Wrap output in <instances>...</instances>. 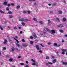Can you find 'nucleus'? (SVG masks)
<instances>
[{"instance_id":"nucleus-49","label":"nucleus","mask_w":67,"mask_h":67,"mask_svg":"<svg viewBox=\"0 0 67 67\" xmlns=\"http://www.w3.org/2000/svg\"><path fill=\"white\" fill-rule=\"evenodd\" d=\"M50 13L51 14H53V12L51 11L50 12Z\"/></svg>"},{"instance_id":"nucleus-10","label":"nucleus","mask_w":67,"mask_h":67,"mask_svg":"<svg viewBox=\"0 0 67 67\" xmlns=\"http://www.w3.org/2000/svg\"><path fill=\"white\" fill-rule=\"evenodd\" d=\"M12 52H13V51H14L15 50V48H14V47H12Z\"/></svg>"},{"instance_id":"nucleus-11","label":"nucleus","mask_w":67,"mask_h":67,"mask_svg":"<svg viewBox=\"0 0 67 67\" xmlns=\"http://www.w3.org/2000/svg\"><path fill=\"white\" fill-rule=\"evenodd\" d=\"M58 12V14H62V12L61 10H59Z\"/></svg>"},{"instance_id":"nucleus-25","label":"nucleus","mask_w":67,"mask_h":67,"mask_svg":"<svg viewBox=\"0 0 67 67\" xmlns=\"http://www.w3.org/2000/svg\"><path fill=\"white\" fill-rule=\"evenodd\" d=\"M22 20L21 19H19V21L23 22V18H22Z\"/></svg>"},{"instance_id":"nucleus-3","label":"nucleus","mask_w":67,"mask_h":67,"mask_svg":"<svg viewBox=\"0 0 67 67\" xmlns=\"http://www.w3.org/2000/svg\"><path fill=\"white\" fill-rule=\"evenodd\" d=\"M54 46H56V47H59V46H60V45L59 44H57L56 43H54Z\"/></svg>"},{"instance_id":"nucleus-21","label":"nucleus","mask_w":67,"mask_h":67,"mask_svg":"<svg viewBox=\"0 0 67 67\" xmlns=\"http://www.w3.org/2000/svg\"><path fill=\"white\" fill-rule=\"evenodd\" d=\"M8 40H9V42H10V43H12V42H11V41H12V40H11L10 38H9Z\"/></svg>"},{"instance_id":"nucleus-20","label":"nucleus","mask_w":67,"mask_h":67,"mask_svg":"<svg viewBox=\"0 0 67 67\" xmlns=\"http://www.w3.org/2000/svg\"><path fill=\"white\" fill-rule=\"evenodd\" d=\"M56 62V59H54L53 60L52 62L53 63H55Z\"/></svg>"},{"instance_id":"nucleus-32","label":"nucleus","mask_w":67,"mask_h":67,"mask_svg":"<svg viewBox=\"0 0 67 67\" xmlns=\"http://www.w3.org/2000/svg\"><path fill=\"white\" fill-rule=\"evenodd\" d=\"M30 43L31 44H33V42L32 41H30Z\"/></svg>"},{"instance_id":"nucleus-17","label":"nucleus","mask_w":67,"mask_h":67,"mask_svg":"<svg viewBox=\"0 0 67 67\" xmlns=\"http://www.w3.org/2000/svg\"><path fill=\"white\" fill-rule=\"evenodd\" d=\"M8 13L9 14H12V12L11 11H8Z\"/></svg>"},{"instance_id":"nucleus-6","label":"nucleus","mask_w":67,"mask_h":67,"mask_svg":"<svg viewBox=\"0 0 67 67\" xmlns=\"http://www.w3.org/2000/svg\"><path fill=\"white\" fill-rule=\"evenodd\" d=\"M58 26L59 27H63L64 25H58Z\"/></svg>"},{"instance_id":"nucleus-28","label":"nucleus","mask_w":67,"mask_h":67,"mask_svg":"<svg viewBox=\"0 0 67 67\" xmlns=\"http://www.w3.org/2000/svg\"><path fill=\"white\" fill-rule=\"evenodd\" d=\"M63 21H66V19L65 18H63Z\"/></svg>"},{"instance_id":"nucleus-39","label":"nucleus","mask_w":67,"mask_h":67,"mask_svg":"<svg viewBox=\"0 0 67 67\" xmlns=\"http://www.w3.org/2000/svg\"><path fill=\"white\" fill-rule=\"evenodd\" d=\"M21 24H22V25H23V26H24V25H25V23H23V22Z\"/></svg>"},{"instance_id":"nucleus-55","label":"nucleus","mask_w":67,"mask_h":67,"mask_svg":"<svg viewBox=\"0 0 67 67\" xmlns=\"http://www.w3.org/2000/svg\"><path fill=\"white\" fill-rule=\"evenodd\" d=\"M18 27H19V29H20V30H21V27L20 26H19Z\"/></svg>"},{"instance_id":"nucleus-57","label":"nucleus","mask_w":67,"mask_h":67,"mask_svg":"<svg viewBox=\"0 0 67 67\" xmlns=\"http://www.w3.org/2000/svg\"><path fill=\"white\" fill-rule=\"evenodd\" d=\"M22 42H25V41L24 40V39H23L22 40Z\"/></svg>"},{"instance_id":"nucleus-22","label":"nucleus","mask_w":67,"mask_h":67,"mask_svg":"<svg viewBox=\"0 0 67 67\" xmlns=\"http://www.w3.org/2000/svg\"><path fill=\"white\" fill-rule=\"evenodd\" d=\"M51 32L53 33H55V31L54 30H52Z\"/></svg>"},{"instance_id":"nucleus-35","label":"nucleus","mask_w":67,"mask_h":67,"mask_svg":"<svg viewBox=\"0 0 67 67\" xmlns=\"http://www.w3.org/2000/svg\"><path fill=\"white\" fill-rule=\"evenodd\" d=\"M6 50V48L5 47H4L3 49V51H5Z\"/></svg>"},{"instance_id":"nucleus-14","label":"nucleus","mask_w":67,"mask_h":67,"mask_svg":"<svg viewBox=\"0 0 67 67\" xmlns=\"http://www.w3.org/2000/svg\"><path fill=\"white\" fill-rule=\"evenodd\" d=\"M0 12L2 13V14H4V12H3V11L1 10L0 9Z\"/></svg>"},{"instance_id":"nucleus-26","label":"nucleus","mask_w":67,"mask_h":67,"mask_svg":"<svg viewBox=\"0 0 67 67\" xmlns=\"http://www.w3.org/2000/svg\"><path fill=\"white\" fill-rule=\"evenodd\" d=\"M9 18H12L13 16L12 15H9Z\"/></svg>"},{"instance_id":"nucleus-53","label":"nucleus","mask_w":67,"mask_h":67,"mask_svg":"<svg viewBox=\"0 0 67 67\" xmlns=\"http://www.w3.org/2000/svg\"><path fill=\"white\" fill-rule=\"evenodd\" d=\"M0 28L1 30H3V29L2 27H1Z\"/></svg>"},{"instance_id":"nucleus-37","label":"nucleus","mask_w":67,"mask_h":67,"mask_svg":"<svg viewBox=\"0 0 67 67\" xmlns=\"http://www.w3.org/2000/svg\"><path fill=\"white\" fill-rule=\"evenodd\" d=\"M20 64L21 65H22L23 66V65H24V63H20Z\"/></svg>"},{"instance_id":"nucleus-29","label":"nucleus","mask_w":67,"mask_h":67,"mask_svg":"<svg viewBox=\"0 0 67 67\" xmlns=\"http://www.w3.org/2000/svg\"><path fill=\"white\" fill-rule=\"evenodd\" d=\"M40 45H41V46H42V47H44V45H43V44H40Z\"/></svg>"},{"instance_id":"nucleus-27","label":"nucleus","mask_w":67,"mask_h":67,"mask_svg":"<svg viewBox=\"0 0 67 67\" xmlns=\"http://www.w3.org/2000/svg\"><path fill=\"white\" fill-rule=\"evenodd\" d=\"M14 39L16 40L17 43H19V41L18 40H16L15 38H14Z\"/></svg>"},{"instance_id":"nucleus-50","label":"nucleus","mask_w":67,"mask_h":67,"mask_svg":"<svg viewBox=\"0 0 67 67\" xmlns=\"http://www.w3.org/2000/svg\"><path fill=\"white\" fill-rule=\"evenodd\" d=\"M39 53H43V52L41 50L39 51Z\"/></svg>"},{"instance_id":"nucleus-61","label":"nucleus","mask_w":67,"mask_h":67,"mask_svg":"<svg viewBox=\"0 0 67 67\" xmlns=\"http://www.w3.org/2000/svg\"><path fill=\"white\" fill-rule=\"evenodd\" d=\"M34 5H36V4H36V3H34Z\"/></svg>"},{"instance_id":"nucleus-18","label":"nucleus","mask_w":67,"mask_h":67,"mask_svg":"<svg viewBox=\"0 0 67 67\" xmlns=\"http://www.w3.org/2000/svg\"><path fill=\"white\" fill-rule=\"evenodd\" d=\"M20 6L19 5L16 7V8L17 9H20Z\"/></svg>"},{"instance_id":"nucleus-7","label":"nucleus","mask_w":67,"mask_h":67,"mask_svg":"<svg viewBox=\"0 0 67 67\" xmlns=\"http://www.w3.org/2000/svg\"><path fill=\"white\" fill-rule=\"evenodd\" d=\"M23 47H27V45H26V44L24 43L23 44Z\"/></svg>"},{"instance_id":"nucleus-15","label":"nucleus","mask_w":67,"mask_h":67,"mask_svg":"<svg viewBox=\"0 0 67 67\" xmlns=\"http://www.w3.org/2000/svg\"><path fill=\"white\" fill-rule=\"evenodd\" d=\"M8 4V3L6 2H4V4L5 5H7Z\"/></svg>"},{"instance_id":"nucleus-5","label":"nucleus","mask_w":67,"mask_h":67,"mask_svg":"<svg viewBox=\"0 0 67 67\" xmlns=\"http://www.w3.org/2000/svg\"><path fill=\"white\" fill-rule=\"evenodd\" d=\"M35 47H36V49L37 50H39L40 49V48H39V46L38 45L35 46Z\"/></svg>"},{"instance_id":"nucleus-59","label":"nucleus","mask_w":67,"mask_h":67,"mask_svg":"<svg viewBox=\"0 0 67 67\" xmlns=\"http://www.w3.org/2000/svg\"><path fill=\"white\" fill-rule=\"evenodd\" d=\"M1 65H3V63L2 62H1Z\"/></svg>"},{"instance_id":"nucleus-42","label":"nucleus","mask_w":67,"mask_h":67,"mask_svg":"<svg viewBox=\"0 0 67 67\" xmlns=\"http://www.w3.org/2000/svg\"><path fill=\"white\" fill-rule=\"evenodd\" d=\"M35 64H35V63H32V65H35Z\"/></svg>"},{"instance_id":"nucleus-62","label":"nucleus","mask_w":67,"mask_h":67,"mask_svg":"<svg viewBox=\"0 0 67 67\" xmlns=\"http://www.w3.org/2000/svg\"><path fill=\"white\" fill-rule=\"evenodd\" d=\"M25 67H29V66H28L27 65L25 66Z\"/></svg>"},{"instance_id":"nucleus-24","label":"nucleus","mask_w":67,"mask_h":67,"mask_svg":"<svg viewBox=\"0 0 67 67\" xmlns=\"http://www.w3.org/2000/svg\"><path fill=\"white\" fill-rule=\"evenodd\" d=\"M9 60L10 61V62H12V60H13V59H12V58H10L9 59Z\"/></svg>"},{"instance_id":"nucleus-46","label":"nucleus","mask_w":67,"mask_h":67,"mask_svg":"<svg viewBox=\"0 0 67 67\" xmlns=\"http://www.w3.org/2000/svg\"><path fill=\"white\" fill-rule=\"evenodd\" d=\"M30 38L31 39H33V37L32 36H31L30 37Z\"/></svg>"},{"instance_id":"nucleus-43","label":"nucleus","mask_w":67,"mask_h":67,"mask_svg":"<svg viewBox=\"0 0 67 67\" xmlns=\"http://www.w3.org/2000/svg\"><path fill=\"white\" fill-rule=\"evenodd\" d=\"M39 23H40V24H43V23L42 22V21H39Z\"/></svg>"},{"instance_id":"nucleus-58","label":"nucleus","mask_w":67,"mask_h":67,"mask_svg":"<svg viewBox=\"0 0 67 67\" xmlns=\"http://www.w3.org/2000/svg\"><path fill=\"white\" fill-rule=\"evenodd\" d=\"M48 45H50V44H51V43L50 42H49L48 43Z\"/></svg>"},{"instance_id":"nucleus-63","label":"nucleus","mask_w":67,"mask_h":67,"mask_svg":"<svg viewBox=\"0 0 67 67\" xmlns=\"http://www.w3.org/2000/svg\"><path fill=\"white\" fill-rule=\"evenodd\" d=\"M66 37H67V35H64Z\"/></svg>"},{"instance_id":"nucleus-52","label":"nucleus","mask_w":67,"mask_h":67,"mask_svg":"<svg viewBox=\"0 0 67 67\" xmlns=\"http://www.w3.org/2000/svg\"><path fill=\"white\" fill-rule=\"evenodd\" d=\"M49 64H48V63H46V66H48V65Z\"/></svg>"},{"instance_id":"nucleus-47","label":"nucleus","mask_w":67,"mask_h":67,"mask_svg":"<svg viewBox=\"0 0 67 67\" xmlns=\"http://www.w3.org/2000/svg\"><path fill=\"white\" fill-rule=\"evenodd\" d=\"M27 12H28V14H30V11H27Z\"/></svg>"},{"instance_id":"nucleus-8","label":"nucleus","mask_w":67,"mask_h":67,"mask_svg":"<svg viewBox=\"0 0 67 67\" xmlns=\"http://www.w3.org/2000/svg\"><path fill=\"white\" fill-rule=\"evenodd\" d=\"M7 40L6 39H4V42H3V44H7Z\"/></svg>"},{"instance_id":"nucleus-45","label":"nucleus","mask_w":67,"mask_h":67,"mask_svg":"<svg viewBox=\"0 0 67 67\" xmlns=\"http://www.w3.org/2000/svg\"><path fill=\"white\" fill-rule=\"evenodd\" d=\"M29 1H35V0H29Z\"/></svg>"},{"instance_id":"nucleus-4","label":"nucleus","mask_w":67,"mask_h":67,"mask_svg":"<svg viewBox=\"0 0 67 67\" xmlns=\"http://www.w3.org/2000/svg\"><path fill=\"white\" fill-rule=\"evenodd\" d=\"M32 35L33 36H34V37H35V38H36V37H37V36L36 35V34H35V33H34L32 34Z\"/></svg>"},{"instance_id":"nucleus-30","label":"nucleus","mask_w":67,"mask_h":67,"mask_svg":"<svg viewBox=\"0 0 67 67\" xmlns=\"http://www.w3.org/2000/svg\"><path fill=\"white\" fill-rule=\"evenodd\" d=\"M59 31L61 33H63V32H64V31L62 30H60Z\"/></svg>"},{"instance_id":"nucleus-19","label":"nucleus","mask_w":67,"mask_h":67,"mask_svg":"<svg viewBox=\"0 0 67 67\" xmlns=\"http://www.w3.org/2000/svg\"><path fill=\"white\" fill-rule=\"evenodd\" d=\"M16 46H18V47H20H20H21V48H22V46H20V45L19 44L16 43Z\"/></svg>"},{"instance_id":"nucleus-38","label":"nucleus","mask_w":67,"mask_h":67,"mask_svg":"<svg viewBox=\"0 0 67 67\" xmlns=\"http://www.w3.org/2000/svg\"><path fill=\"white\" fill-rule=\"evenodd\" d=\"M46 58L47 59H49V58L48 56H47L46 57Z\"/></svg>"},{"instance_id":"nucleus-13","label":"nucleus","mask_w":67,"mask_h":67,"mask_svg":"<svg viewBox=\"0 0 67 67\" xmlns=\"http://www.w3.org/2000/svg\"><path fill=\"white\" fill-rule=\"evenodd\" d=\"M56 20L58 21V22H60V20H59V19L58 18H56Z\"/></svg>"},{"instance_id":"nucleus-23","label":"nucleus","mask_w":67,"mask_h":67,"mask_svg":"<svg viewBox=\"0 0 67 67\" xmlns=\"http://www.w3.org/2000/svg\"><path fill=\"white\" fill-rule=\"evenodd\" d=\"M33 20H34V21H36V22H37V21L36 20V18H33Z\"/></svg>"},{"instance_id":"nucleus-34","label":"nucleus","mask_w":67,"mask_h":67,"mask_svg":"<svg viewBox=\"0 0 67 67\" xmlns=\"http://www.w3.org/2000/svg\"><path fill=\"white\" fill-rule=\"evenodd\" d=\"M23 13H27V12L26 11L24 10L23 11Z\"/></svg>"},{"instance_id":"nucleus-1","label":"nucleus","mask_w":67,"mask_h":67,"mask_svg":"<svg viewBox=\"0 0 67 67\" xmlns=\"http://www.w3.org/2000/svg\"><path fill=\"white\" fill-rule=\"evenodd\" d=\"M49 31V30H48V29L46 28H44V30H43V32L40 33L41 35H45V33H46L47 32V31Z\"/></svg>"},{"instance_id":"nucleus-2","label":"nucleus","mask_w":67,"mask_h":67,"mask_svg":"<svg viewBox=\"0 0 67 67\" xmlns=\"http://www.w3.org/2000/svg\"><path fill=\"white\" fill-rule=\"evenodd\" d=\"M48 25L49 26H51L52 24V22L51 21L49 20H48Z\"/></svg>"},{"instance_id":"nucleus-60","label":"nucleus","mask_w":67,"mask_h":67,"mask_svg":"<svg viewBox=\"0 0 67 67\" xmlns=\"http://www.w3.org/2000/svg\"><path fill=\"white\" fill-rule=\"evenodd\" d=\"M18 58L20 59V58H21V56H19L18 57Z\"/></svg>"},{"instance_id":"nucleus-33","label":"nucleus","mask_w":67,"mask_h":67,"mask_svg":"<svg viewBox=\"0 0 67 67\" xmlns=\"http://www.w3.org/2000/svg\"><path fill=\"white\" fill-rule=\"evenodd\" d=\"M48 64L49 65H53V63H51L50 62H48Z\"/></svg>"},{"instance_id":"nucleus-31","label":"nucleus","mask_w":67,"mask_h":67,"mask_svg":"<svg viewBox=\"0 0 67 67\" xmlns=\"http://www.w3.org/2000/svg\"><path fill=\"white\" fill-rule=\"evenodd\" d=\"M53 6H55V5H56V3H53Z\"/></svg>"},{"instance_id":"nucleus-40","label":"nucleus","mask_w":67,"mask_h":67,"mask_svg":"<svg viewBox=\"0 0 67 67\" xmlns=\"http://www.w3.org/2000/svg\"><path fill=\"white\" fill-rule=\"evenodd\" d=\"M11 5H12V6H13L14 5V4L13 3H12L11 4Z\"/></svg>"},{"instance_id":"nucleus-51","label":"nucleus","mask_w":67,"mask_h":67,"mask_svg":"<svg viewBox=\"0 0 67 67\" xmlns=\"http://www.w3.org/2000/svg\"><path fill=\"white\" fill-rule=\"evenodd\" d=\"M64 40H62V43H64Z\"/></svg>"},{"instance_id":"nucleus-54","label":"nucleus","mask_w":67,"mask_h":67,"mask_svg":"<svg viewBox=\"0 0 67 67\" xmlns=\"http://www.w3.org/2000/svg\"><path fill=\"white\" fill-rule=\"evenodd\" d=\"M14 29H15V30H17V28L16 27H14Z\"/></svg>"},{"instance_id":"nucleus-48","label":"nucleus","mask_w":67,"mask_h":67,"mask_svg":"<svg viewBox=\"0 0 67 67\" xmlns=\"http://www.w3.org/2000/svg\"><path fill=\"white\" fill-rule=\"evenodd\" d=\"M10 4H8L7 5L8 7H10Z\"/></svg>"},{"instance_id":"nucleus-64","label":"nucleus","mask_w":67,"mask_h":67,"mask_svg":"<svg viewBox=\"0 0 67 67\" xmlns=\"http://www.w3.org/2000/svg\"><path fill=\"white\" fill-rule=\"evenodd\" d=\"M63 2H64V3H66V1H65V0H64L63 1Z\"/></svg>"},{"instance_id":"nucleus-16","label":"nucleus","mask_w":67,"mask_h":67,"mask_svg":"<svg viewBox=\"0 0 67 67\" xmlns=\"http://www.w3.org/2000/svg\"><path fill=\"white\" fill-rule=\"evenodd\" d=\"M63 64L64 65H67V63L63 62Z\"/></svg>"},{"instance_id":"nucleus-44","label":"nucleus","mask_w":67,"mask_h":67,"mask_svg":"<svg viewBox=\"0 0 67 67\" xmlns=\"http://www.w3.org/2000/svg\"><path fill=\"white\" fill-rule=\"evenodd\" d=\"M62 54H63V55H64V54H65V52H64L63 51L62 52Z\"/></svg>"},{"instance_id":"nucleus-41","label":"nucleus","mask_w":67,"mask_h":67,"mask_svg":"<svg viewBox=\"0 0 67 67\" xmlns=\"http://www.w3.org/2000/svg\"><path fill=\"white\" fill-rule=\"evenodd\" d=\"M6 10H7V11L9 10V7H7L6 8Z\"/></svg>"},{"instance_id":"nucleus-12","label":"nucleus","mask_w":67,"mask_h":67,"mask_svg":"<svg viewBox=\"0 0 67 67\" xmlns=\"http://www.w3.org/2000/svg\"><path fill=\"white\" fill-rule=\"evenodd\" d=\"M23 21H25V22H27V21H28V20L26 19H25L23 18Z\"/></svg>"},{"instance_id":"nucleus-9","label":"nucleus","mask_w":67,"mask_h":67,"mask_svg":"<svg viewBox=\"0 0 67 67\" xmlns=\"http://www.w3.org/2000/svg\"><path fill=\"white\" fill-rule=\"evenodd\" d=\"M62 51L63 52H67V49H62Z\"/></svg>"},{"instance_id":"nucleus-56","label":"nucleus","mask_w":67,"mask_h":67,"mask_svg":"<svg viewBox=\"0 0 67 67\" xmlns=\"http://www.w3.org/2000/svg\"><path fill=\"white\" fill-rule=\"evenodd\" d=\"M26 64H29V62H28L27 61H26Z\"/></svg>"},{"instance_id":"nucleus-36","label":"nucleus","mask_w":67,"mask_h":67,"mask_svg":"<svg viewBox=\"0 0 67 67\" xmlns=\"http://www.w3.org/2000/svg\"><path fill=\"white\" fill-rule=\"evenodd\" d=\"M31 61L33 62H34V63H35V60H33V59H31Z\"/></svg>"}]
</instances>
